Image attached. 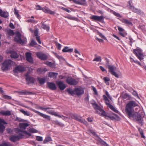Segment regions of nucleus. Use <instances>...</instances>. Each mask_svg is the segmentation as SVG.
<instances>
[{"mask_svg":"<svg viewBox=\"0 0 146 146\" xmlns=\"http://www.w3.org/2000/svg\"><path fill=\"white\" fill-rule=\"evenodd\" d=\"M0 146H13L9 142H4L3 143L0 144Z\"/></svg>","mask_w":146,"mask_h":146,"instance_id":"e433bc0d","label":"nucleus"},{"mask_svg":"<svg viewBox=\"0 0 146 146\" xmlns=\"http://www.w3.org/2000/svg\"><path fill=\"white\" fill-rule=\"evenodd\" d=\"M75 94L79 96L82 94L84 93V90L80 88H77L75 89Z\"/></svg>","mask_w":146,"mask_h":146,"instance_id":"a211bd4d","label":"nucleus"},{"mask_svg":"<svg viewBox=\"0 0 146 146\" xmlns=\"http://www.w3.org/2000/svg\"><path fill=\"white\" fill-rule=\"evenodd\" d=\"M51 137H48L45 138V139L44 140V141H43V143H45L49 141H51Z\"/></svg>","mask_w":146,"mask_h":146,"instance_id":"37998d69","label":"nucleus"},{"mask_svg":"<svg viewBox=\"0 0 146 146\" xmlns=\"http://www.w3.org/2000/svg\"><path fill=\"white\" fill-rule=\"evenodd\" d=\"M34 35L35 36H38V30H36L34 31Z\"/></svg>","mask_w":146,"mask_h":146,"instance_id":"0e129e2a","label":"nucleus"},{"mask_svg":"<svg viewBox=\"0 0 146 146\" xmlns=\"http://www.w3.org/2000/svg\"><path fill=\"white\" fill-rule=\"evenodd\" d=\"M39 108L42 110H43L45 111H47V110L51 109V108H44L42 107H39Z\"/></svg>","mask_w":146,"mask_h":146,"instance_id":"603ef678","label":"nucleus"},{"mask_svg":"<svg viewBox=\"0 0 146 146\" xmlns=\"http://www.w3.org/2000/svg\"><path fill=\"white\" fill-rule=\"evenodd\" d=\"M88 132L89 133H92L93 135L94 136H97L98 137V140L103 145L105 146H108L109 145H108L102 139L100 138L99 137L96 133L93 130H89L88 131Z\"/></svg>","mask_w":146,"mask_h":146,"instance_id":"f8f14e48","label":"nucleus"},{"mask_svg":"<svg viewBox=\"0 0 146 146\" xmlns=\"http://www.w3.org/2000/svg\"><path fill=\"white\" fill-rule=\"evenodd\" d=\"M10 53H11V58H18L19 55L16 52L12 51Z\"/></svg>","mask_w":146,"mask_h":146,"instance_id":"7c9ffc66","label":"nucleus"},{"mask_svg":"<svg viewBox=\"0 0 146 146\" xmlns=\"http://www.w3.org/2000/svg\"><path fill=\"white\" fill-rule=\"evenodd\" d=\"M103 80L106 84L107 85H109V81L110 80V79L109 78L105 77L103 78Z\"/></svg>","mask_w":146,"mask_h":146,"instance_id":"ea45409f","label":"nucleus"},{"mask_svg":"<svg viewBox=\"0 0 146 146\" xmlns=\"http://www.w3.org/2000/svg\"><path fill=\"white\" fill-rule=\"evenodd\" d=\"M66 82L70 85H76L78 83V82L75 79L70 77H68Z\"/></svg>","mask_w":146,"mask_h":146,"instance_id":"9b49d317","label":"nucleus"},{"mask_svg":"<svg viewBox=\"0 0 146 146\" xmlns=\"http://www.w3.org/2000/svg\"><path fill=\"white\" fill-rule=\"evenodd\" d=\"M94 108L96 110H101V108L95 102L91 103Z\"/></svg>","mask_w":146,"mask_h":146,"instance_id":"bb28decb","label":"nucleus"},{"mask_svg":"<svg viewBox=\"0 0 146 146\" xmlns=\"http://www.w3.org/2000/svg\"><path fill=\"white\" fill-rule=\"evenodd\" d=\"M5 127L2 124L0 123V133H2L5 130Z\"/></svg>","mask_w":146,"mask_h":146,"instance_id":"a18cd8bd","label":"nucleus"},{"mask_svg":"<svg viewBox=\"0 0 146 146\" xmlns=\"http://www.w3.org/2000/svg\"><path fill=\"white\" fill-rule=\"evenodd\" d=\"M95 58L93 60V61L100 62L102 61L101 57L100 56H98L97 54L94 55Z\"/></svg>","mask_w":146,"mask_h":146,"instance_id":"473e14b6","label":"nucleus"},{"mask_svg":"<svg viewBox=\"0 0 146 146\" xmlns=\"http://www.w3.org/2000/svg\"><path fill=\"white\" fill-rule=\"evenodd\" d=\"M37 57L42 60H45L48 58L47 56L42 52H38L36 53Z\"/></svg>","mask_w":146,"mask_h":146,"instance_id":"ddd939ff","label":"nucleus"},{"mask_svg":"<svg viewBox=\"0 0 146 146\" xmlns=\"http://www.w3.org/2000/svg\"><path fill=\"white\" fill-rule=\"evenodd\" d=\"M0 123H3L4 124H7V123L5 122V120L2 119L0 118Z\"/></svg>","mask_w":146,"mask_h":146,"instance_id":"6e6d98bb","label":"nucleus"},{"mask_svg":"<svg viewBox=\"0 0 146 146\" xmlns=\"http://www.w3.org/2000/svg\"><path fill=\"white\" fill-rule=\"evenodd\" d=\"M0 113L5 116H9L11 114L10 111L9 110L1 111L0 112Z\"/></svg>","mask_w":146,"mask_h":146,"instance_id":"72a5a7b5","label":"nucleus"},{"mask_svg":"<svg viewBox=\"0 0 146 146\" xmlns=\"http://www.w3.org/2000/svg\"><path fill=\"white\" fill-rule=\"evenodd\" d=\"M14 40L17 43L20 44H23L25 41L24 39H22L21 34L19 32L16 33Z\"/></svg>","mask_w":146,"mask_h":146,"instance_id":"1a4fd4ad","label":"nucleus"},{"mask_svg":"<svg viewBox=\"0 0 146 146\" xmlns=\"http://www.w3.org/2000/svg\"><path fill=\"white\" fill-rule=\"evenodd\" d=\"M105 60L106 61V66L108 67L109 65H110L109 64V60L107 58H106L105 59Z\"/></svg>","mask_w":146,"mask_h":146,"instance_id":"5fc2aeb1","label":"nucleus"},{"mask_svg":"<svg viewBox=\"0 0 146 146\" xmlns=\"http://www.w3.org/2000/svg\"><path fill=\"white\" fill-rule=\"evenodd\" d=\"M123 97L124 99H126L127 98H129L130 96L128 94H125L123 95Z\"/></svg>","mask_w":146,"mask_h":146,"instance_id":"864d4df0","label":"nucleus"},{"mask_svg":"<svg viewBox=\"0 0 146 146\" xmlns=\"http://www.w3.org/2000/svg\"><path fill=\"white\" fill-rule=\"evenodd\" d=\"M36 10H42V7L39 5H36Z\"/></svg>","mask_w":146,"mask_h":146,"instance_id":"69168bd1","label":"nucleus"},{"mask_svg":"<svg viewBox=\"0 0 146 146\" xmlns=\"http://www.w3.org/2000/svg\"><path fill=\"white\" fill-rule=\"evenodd\" d=\"M66 91L68 94H70L72 96H74L75 95V89L73 90L72 89L70 88H68L66 89Z\"/></svg>","mask_w":146,"mask_h":146,"instance_id":"2f4dec72","label":"nucleus"},{"mask_svg":"<svg viewBox=\"0 0 146 146\" xmlns=\"http://www.w3.org/2000/svg\"><path fill=\"white\" fill-rule=\"evenodd\" d=\"M131 9L132 10V11H133V12H134L135 13H137L138 14H139L141 15L143 14V12H141V11L139 9L136 8H135L134 7H133L132 8H131Z\"/></svg>","mask_w":146,"mask_h":146,"instance_id":"393cba45","label":"nucleus"},{"mask_svg":"<svg viewBox=\"0 0 146 146\" xmlns=\"http://www.w3.org/2000/svg\"><path fill=\"white\" fill-rule=\"evenodd\" d=\"M18 132L19 133V135H12L9 137V139L10 141L14 142L19 140L20 139L22 138L23 136H24V135L22 134L23 133L25 134L28 137H30L31 135V133H28L26 131H23L19 129Z\"/></svg>","mask_w":146,"mask_h":146,"instance_id":"f03ea898","label":"nucleus"},{"mask_svg":"<svg viewBox=\"0 0 146 146\" xmlns=\"http://www.w3.org/2000/svg\"><path fill=\"white\" fill-rule=\"evenodd\" d=\"M42 10L45 13H49L51 15H54V11H51L47 7H45L42 8Z\"/></svg>","mask_w":146,"mask_h":146,"instance_id":"4be33fe9","label":"nucleus"},{"mask_svg":"<svg viewBox=\"0 0 146 146\" xmlns=\"http://www.w3.org/2000/svg\"><path fill=\"white\" fill-rule=\"evenodd\" d=\"M44 63L51 67H53L54 66V63L48 61H47L45 62Z\"/></svg>","mask_w":146,"mask_h":146,"instance_id":"c03bdc74","label":"nucleus"},{"mask_svg":"<svg viewBox=\"0 0 146 146\" xmlns=\"http://www.w3.org/2000/svg\"><path fill=\"white\" fill-rule=\"evenodd\" d=\"M104 100L105 101L106 105L108 107L110 108L111 110L116 113H118V111L116 110L112 105L110 104V102L108 98L106 96L104 95L103 96Z\"/></svg>","mask_w":146,"mask_h":146,"instance_id":"0eeeda50","label":"nucleus"},{"mask_svg":"<svg viewBox=\"0 0 146 146\" xmlns=\"http://www.w3.org/2000/svg\"><path fill=\"white\" fill-rule=\"evenodd\" d=\"M133 52L140 61H141L143 59L144 55L141 49L137 48L136 49L133 50Z\"/></svg>","mask_w":146,"mask_h":146,"instance_id":"423d86ee","label":"nucleus"},{"mask_svg":"<svg viewBox=\"0 0 146 146\" xmlns=\"http://www.w3.org/2000/svg\"><path fill=\"white\" fill-rule=\"evenodd\" d=\"M122 22L128 25H132V23L129 20L126 19H123L122 20Z\"/></svg>","mask_w":146,"mask_h":146,"instance_id":"a19ab883","label":"nucleus"},{"mask_svg":"<svg viewBox=\"0 0 146 146\" xmlns=\"http://www.w3.org/2000/svg\"><path fill=\"white\" fill-rule=\"evenodd\" d=\"M47 112L50 114L54 115L55 116L58 117H61V115L58 114L56 112L50 110H49V109L47 110Z\"/></svg>","mask_w":146,"mask_h":146,"instance_id":"a878e982","label":"nucleus"},{"mask_svg":"<svg viewBox=\"0 0 146 146\" xmlns=\"http://www.w3.org/2000/svg\"><path fill=\"white\" fill-rule=\"evenodd\" d=\"M36 44L37 43L34 40H31L30 43V45L32 46L36 45Z\"/></svg>","mask_w":146,"mask_h":146,"instance_id":"8fccbe9b","label":"nucleus"},{"mask_svg":"<svg viewBox=\"0 0 146 146\" xmlns=\"http://www.w3.org/2000/svg\"><path fill=\"white\" fill-rule=\"evenodd\" d=\"M42 24V26H41L42 28L46 30L47 31H48L49 30V27L48 26H47L45 24L41 23Z\"/></svg>","mask_w":146,"mask_h":146,"instance_id":"c9c22d12","label":"nucleus"},{"mask_svg":"<svg viewBox=\"0 0 146 146\" xmlns=\"http://www.w3.org/2000/svg\"><path fill=\"white\" fill-rule=\"evenodd\" d=\"M28 131L31 133H37L38 131L34 128H29L28 129Z\"/></svg>","mask_w":146,"mask_h":146,"instance_id":"79ce46f5","label":"nucleus"},{"mask_svg":"<svg viewBox=\"0 0 146 146\" xmlns=\"http://www.w3.org/2000/svg\"><path fill=\"white\" fill-rule=\"evenodd\" d=\"M38 80L40 84L43 85L44 84L45 82V78H41L38 77Z\"/></svg>","mask_w":146,"mask_h":146,"instance_id":"f704fd0d","label":"nucleus"},{"mask_svg":"<svg viewBox=\"0 0 146 146\" xmlns=\"http://www.w3.org/2000/svg\"><path fill=\"white\" fill-rule=\"evenodd\" d=\"M3 98L6 99H12V97L11 96L6 95H4Z\"/></svg>","mask_w":146,"mask_h":146,"instance_id":"13d9d810","label":"nucleus"},{"mask_svg":"<svg viewBox=\"0 0 146 146\" xmlns=\"http://www.w3.org/2000/svg\"><path fill=\"white\" fill-rule=\"evenodd\" d=\"M99 111L101 113L102 115L105 117L106 119H107V117H109L112 120H116L118 121L119 120V117L116 114L113 113L111 114L107 113L102 108H101V110H99Z\"/></svg>","mask_w":146,"mask_h":146,"instance_id":"7ed1b4c3","label":"nucleus"},{"mask_svg":"<svg viewBox=\"0 0 146 146\" xmlns=\"http://www.w3.org/2000/svg\"><path fill=\"white\" fill-rule=\"evenodd\" d=\"M53 123L55 124L58 125L59 126H61V123L59 122L58 121H53Z\"/></svg>","mask_w":146,"mask_h":146,"instance_id":"3c124183","label":"nucleus"},{"mask_svg":"<svg viewBox=\"0 0 146 146\" xmlns=\"http://www.w3.org/2000/svg\"><path fill=\"white\" fill-rule=\"evenodd\" d=\"M26 58L27 60L31 63H33V60L31 54L29 52L26 53Z\"/></svg>","mask_w":146,"mask_h":146,"instance_id":"6ab92c4d","label":"nucleus"},{"mask_svg":"<svg viewBox=\"0 0 146 146\" xmlns=\"http://www.w3.org/2000/svg\"><path fill=\"white\" fill-rule=\"evenodd\" d=\"M79 3V5H84L86 4V0H80Z\"/></svg>","mask_w":146,"mask_h":146,"instance_id":"de8ad7c7","label":"nucleus"},{"mask_svg":"<svg viewBox=\"0 0 146 146\" xmlns=\"http://www.w3.org/2000/svg\"><path fill=\"white\" fill-rule=\"evenodd\" d=\"M137 105L136 102L134 101L129 102L126 105L125 111L129 118L134 117V108Z\"/></svg>","mask_w":146,"mask_h":146,"instance_id":"f257e3e1","label":"nucleus"},{"mask_svg":"<svg viewBox=\"0 0 146 146\" xmlns=\"http://www.w3.org/2000/svg\"><path fill=\"white\" fill-rule=\"evenodd\" d=\"M14 13L15 15L16 16L17 18H19V17L20 15L19 14V11L17 10L16 8H14Z\"/></svg>","mask_w":146,"mask_h":146,"instance_id":"49530a36","label":"nucleus"},{"mask_svg":"<svg viewBox=\"0 0 146 146\" xmlns=\"http://www.w3.org/2000/svg\"><path fill=\"white\" fill-rule=\"evenodd\" d=\"M47 84L50 90H55L56 89V87L54 84L52 82H48Z\"/></svg>","mask_w":146,"mask_h":146,"instance_id":"412c9836","label":"nucleus"},{"mask_svg":"<svg viewBox=\"0 0 146 146\" xmlns=\"http://www.w3.org/2000/svg\"><path fill=\"white\" fill-rule=\"evenodd\" d=\"M36 39L38 42L39 44H41V41L40 40V37L39 36H36Z\"/></svg>","mask_w":146,"mask_h":146,"instance_id":"052dcab7","label":"nucleus"},{"mask_svg":"<svg viewBox=\"0 0 146 146\" xmlns=\"http://www.w3.org/2000/svg\"><path fill=\"white\" fill-rule=\"evenodd\" d=\"M29 125V124L27 123H20L19 126L21 129H25Z\"/></svg>","mask_w":146,"mask_h":146,"instance_id":"c85d7f7f","label":"nucleus"},{"mask_svg":"<svg viewBox=\"0 0 146 146\" xmlns=\"http://www.w3.org/2000/svg\"><path fill=\"white\" fill-rule=\"evenodd\" d=\"M7 34L9 36L14 35L15 33L13 31L10 29H8L7 30Z\"/></svg>","mask_w":146,"mask_h":146,"instance_id":"4c0bfd02","label":"nucleus"},{"mask_svg":"<svg viewBox=\"0 0 146 146\" xmlns=\"http://www.w3.org/2000/svg\"><path fill=\"white\" fill-rule=\"evenodd\" d=\"M26 79L28 84H33L34 83V78L30 77L28 76V74H26Z\"/></svg>","mask_w":146,"mask_h":146,"instance_id":"aec40b11","label":"nucleus"},{"mask_svg":"<svg viewBox=\"0 0 146 146\" xmlns=\"http://www.w3.org/2000/svg\"><path fill=\"white\" fill-rule=\"evenodd\" d=\"M37 72L39 74H41L43 72V70L41 68H38L37 70Z\"/></svg>","mask_w":146,"mask_h":146,"instance_id":"680f3d73","label":"nucleus"},{"mask_svg":"<svg viewBox=\"0 0 146 146\" xmlns=\"http://www.w3.org/2000/svg\"><path fill=\"white\" fill-rule=\"evenodd\" d=\"M113 14L115 16L118 17L120 18L121 17V16L120 15V14L117 13L116 12H113Z\"/></svg>","mask_w":146,"mask_h":146,"instance_id":"bf43d9fd","label":"nucleus"},{"mask_svg":"<svg viewBox=\"0 0 146 146\" xmlns=\"http://www.w3.org/2000/svg\"><path fill=\"white\" fill-rule=\"evenodd\" d=\"M56 83L60 90H64L66 87V85L61 81H56Z\"/></svg>","mask_w":146,"mask_h":146,"instance_id":"2eb2a0df","label":"nucleus"},{"mask_svg":"<svg viewBox=\"0 0 146 146\" xmlns=\"http://www.w3.org/2000/svg\"><path fill=\"white\" fill-rule=\"evenodd\" d=\"M133 115L134 117L133 118L135 119L137 123L140 124L141 125H142L143 124V118L142 117L141 114L138 112H136L135 113H133Z\"/></svg>","mask_w":146,"mask_h":146,"instance_id":"6e6552de","label":"nucleus"},{"mask_svg":"<svg viewBox=\"0 0 146 146\" xmlns=\"http://www.w3.org/2000/svg\"><path fill=\"white\" fill-rule=\"evenodd\" d=\"M19 93V95H31L33 94V93L32 92H29L25 90L23 91H18L17 92Z\"/></svg>","mask_w":146,"mask_h":146,"instance_id":"b1692460","label":"nucleus"},{"mask_svg":"<svg viewBox=\"0 0 146 146\" xmlns=\"http://www.w3.org/2000/svg\"><path fill=\"white\" fill-rule=\"evenodd\" d=\"M13 61L10 60H6L2 63L1 69L3 71L8 70L13 64Z\"/></svg>","mask_w":146,"mask_h":146,"instance_id":"20e7f679","label":"nucleus"},{"mask_svg":"<svg viewBox=\"0 0 146 146\" xmlns=\"http://www.w3.org/2000/svg\"><path fill=\"white\" fill-rule=\"evenodd\" d=\"M58 74L57 73L50 72L49 73L48 76L51 78L54 79L56 78Z\"/></svg>","mask_w":146,"mask_h":146,"instance_id":"cd10ccee","label":"nucleus"},{"mask_svg":"<svg viewBox=\"0 0 146 146\" xmlns=\"http://www.w3.org/2000/svg\"><path fill=\"white\" fill-rule=\"evenodd\" d=\"M25 68L24 67L21 66H19L16 67L13 70V72L15 73H18L24 72L25 71Z\"/></svg>","mask_w":146,"mask_h":146,"instance_id":"4468645a","label":"nucleus"},{"mask_svg":"<svg viewBox=\"0 0 146 146\" xmlns=\"http://www.w3.org/2000/svg\"><path fill=\"white\" fill-rule=\"evenodd\" d=\"M93 90L95 93V94L96 95H97L98 94V92L96 88L94 87H93Z\"/></svg>","mask_w":146,"mask_h":146,"instance_id":"338daca9","label":"nucleus"},{"mask_svg":"<svg viewBox=\"0 0 146 146\" xmlns=\"http://www.w3.org/2000/svg\"><path fill=\"white\" fill-rule=\"evenodd\" d=\"M36 139L38 141H42V137L40 136H37L36 137Z\"/></svg>","mask_w":146,"mask_h":146,"instance_id":"4d7b16f0","label":"nucleus"},{"mask_svg":"<svg viewBox=\"0 0 146 146\" xmlns=\"http://www.w3.org/2000/svg\"><path fill=\"white\" fill-rule=\"evenodd\" d=\"M20 111L23 114L25 115L29 116L30 115V113L27 111H25L23 109H21L20 110Z\"/></svg>","mask_w":146,"mask_h":146,"instance_id":"58836bf2","label":"nucleus"},{"mask_svg":"<svg viewBox=\"0 0 146 146\" xmlns=\"http://www.w3.org/2000/svg\"><path fill=\"white\" fill-rule=\"evenodd\" d=\"M34 111L35 113H37L38 115H39L41 117H43L44 118L48 120H50L51 118L50 116H49L41 113L36 110H35Z\"/></svg>","mask_w":146,"mask_h":146,"instance_id":"f3484780","label":"nucleus"},{"mask_svg":"<svg viewBox=\"0 0 146 146\" xmlns=\"http://www.w3.org/2000/svg\"><path fill=\"white\" fill-rule=\"evenodd\" d=\"M90 19H93L94 21H101L104 19V17L103 16H98L96 15H93L90 17Z\"/></svg>","mask_w":146,"mask_h":146,"instance_id":"dca6fc26","label":"nucleus"},{"mask_svg":"<svg viewBox=\"0 0 146 146\" xmlns=\"http://www.w3.org/2000/svg\"><path fill=\"white\" fill-rule=\"evenodd\" d=\"M62 51L64 52H72L73 51V49L69 48L67 46H65L62 49Z\"/></svg>","mask_w":146,"mask_h":146,"instance_id":"c756f323","label":"nucleus"},{"mask_svg":"<svg viewBox=\"0 0 146 146\" xmlns=\"http://www.w3.org/2000/svg\"><path fill=\"white\" fill-rule=\"evenodd\" d=\"M10 27L12 29H14L15 28V27L12 23H11L9 25Z\"/></svg>","mask_w":146,"mask_h":146,"instance_id":"774afa93","label":"nucleus"},{"mask_svg":"<svg viewBox=\"0 0 146 146\" xmlns=\"http://www.w3.org/2000/svg\"><path fill=\"white\" fill-rule=\"evenodd\" d=\"M109 69L108 72H110L111 74L114 76L116 78H118L119 77V73L120 74V72L119 71H118V73L115 72V71L117 70V68L114 65H109L108 67Z\"/></svg>","mask_w":146,"mask_h":146,"instance_id":"39448f33","label":"nucleus"},{"mask_svg":"<svg viewBox=\"0 0 146 146\" xmlns=\"http://www.w3.org/2000/svg\"><path fill=\"white\" fill-rule=\"evenodd\" d=\"M119 34L123 37H125V36L127 35V33L126 32H119Z\"/></svg>","mask_w":146,"mask_h":146,"instance_id":"09e8293b","label":"nucleus"},{"mask_svg":"<svg viewBox=\"0 0 146 146\" xmlns=\"http://www.w3.org/2000/svg\"><path fill=\"white\" fill-rule=\"evenodd\" d=\"M8 16L9 13L8 12L3 11L0 9V16L6 18L8 17Z\"/></svg>","mask_w":146,"mask_h":146,"instance_id":"5701e85b","label":"nucleus"},{"mask_svg":"<svg viewBox=\"0 0 146 146\" xmlns=\"http://www.w3.org/2000/svg\"><path fill=\"white\" fill-rule=\"evenodd\" d=\"M99 36L101 37L102 38H103L104 39L106 40H107V39L101 33H99Z\"/></svg>","mask_w":146,"mask_h":146,"instance_id":"e2e57ef3","label":"nucleus"},{"mask_svg":"<svg viewBox=\"0 0 146 146\" xmlns=\"http://www.w3.org/2000/svg\"><path fill=\"white\" fill-rule=\"evenodd\" d=\"M71 117L72 118L83 124H86L87 123L84 119H82L81 117L76 114H71Z\"/></svg>","mask_w":146,"mask_h":146,"instance_id":"9d476101","label":"nucleus"}]
</instances>
